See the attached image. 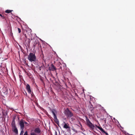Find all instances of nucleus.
Returning a JSON list of instances; mask_svg holds the SVG:
<instances>
[{
  "label": "nucleus",
  "instance_id": "obj_1",
  "mask_svg": "<svg viewBox=\"0 0 135 135\" xmlns=\"http://www.w3.org/2000/svg\"><path fill=\"white\" fill-rule=\"evenodd\" d=\"M64 113L65 115L67 116V118H71L74 116L73 113L68 108H67L65 110Z\"/></svg>",
  "mask_w": 135,
  "mask_h": 135
},
{
  "label": "nucleus",
  "instance_id": "obj_2",
  "mask_svg": "<svg viewBox=\"0 0 135 135\" xmlns=\"http://www.w3.org/2000/svg\"><path fill=\"white\" fill-rule=\"evenodd\" d=\"M28 59L31 62H35L36 60V57L35 54L32 53H30L28 56Z\"/></svg>",
  "mask_w": 135,
  "mask_h": 135
},
{
  "label": "nucleus",
  "instance_id": "obj_3",
  "mask_svg": "<svg viewBox=\"0 0 135 135\" xmlns=\"http://www.w3.org/2000/svg\"><path fill=\"white\" fill-rule=\"evenodd\" d=\"M52 112L54 115V118L55 122L56 124H58L59 123V122L58 119L57 118L55 114L56 113H57L55 109H53L52 110Z\"/></svg>",
  "mask_w": 135,
  "mask_h": 135
},
{
  "label": "nucleus",
  "instance_id": "obj_4",
  "mask_svg": "<svg viewBox=\"0 0 135 135\" xmlns=\"http://www.w3.org/2000/svg\"><path fill=\"white\" fill-rule=\"evenodd\" d=\"M86 121L87 126L92 129H94V125L90 122L89 119L86 118Z\"/></svg>",
  "mask_w": 135,
  "mask_h": 135
},
{
  "label": "nucleus",
  "instance_id": "obj_5",
  "mask_svg": "<svg viewBox=\"0 0 135 135\" xmlns=\"http://www.w3.org/2000/svg\"><path fill=\"white\" fill-rule=\"evenodd\" d=\"M25 43L27 45V46L28 47L30 45V39L29 38H27V37L26 35V34L25 35Z\"/></svg>",
  "mask_w": 135,
  "mask_h": 135
},
{
  "label": "nucleus",
  "instance_id": "obj_6",
  "mask_svg": "<svg viewBox=\"0 0 135 135\" xmlns=\"http://www.w3.org/2000/svg\"><path fill=\"white\" fill-rule=\"evenodd\" d=\"M19 125L20 126L21 129H24V123L23 120H21L20 121Z\"/></svg>",
  "mask_w": 135,
  "mask_h": 135
},
{
  "label": "nucleus",
  "instance_id": "obj_7",
  "mask_svg": "<svg viewBox=\"0 0 135 135\" xmlns=\"http://www.w3.org/2000/svg\"><path fill=\"white\" fill-rule=\"evenodd\" d=\"M62 65H63L60 62H58L56 64V66L58 68L57 69H62ZM64 65H65L63 64V66L64 67Z\"/></svg>",
  "mask_w": 135,
  "mask_h": 135
},
{
  "label": "nucleus",
  "instance_id": "obj_8",
  "mask_svg": "<svg viewBox=\"0 0 135 135\" xmlns=\"http://www.w3.org/2000/svg\"><path fill=\"white\" fill-rule=\"evenodd\" d=\"M49 69L50 70L54 71L56 70V69L54 65L52 64L49 67Z\"/></svg>",
  "mask_w": 135,
  "mask_h": 135
},
{
  "label": "nucleus",
  "instance_id": "obj_9",
  "mask_svg": "<svg viewBox=\"0 0 135 135\" xmlns=\"http://www.w3.org/2000/svg\"><path fill=\"white\" fill-rule=\"evenodd\" d=\"M96 127L99 129L102 132H103L104 133H105L106 135H108V133L105 132V131L102 128V127H99L98 126H97L96 125Z\"/></svg>",
  "mask_w": 135,
  "mask_h": 135
},
{
  "label": "nucleus",
  "instance_id": "obj_10",
  "mask_svg": "<svg viewBox=\"0 0 135 135\" xmlns=\"http://www.w3.org/2000/svg\"><path fill=\"white\" fill-rule=\"evenodd\" d=\"M2 91L5 94L8 93V89L7 88L3 87L2 89Z\"/></svg>",
  "mask_w": 135,
  "mask_h": 135
},
{
  "label": "nucleus",
  "instance_id": "obj_11",
  "mask_svg": "<svg viewBox=\"0 0 135 135\" xmlns=\"http://www.w3.org/2000/svg\"><path fill=\"white\" fill-rule=\"evenodd\" d=\"M64 125L63 126V128L66 129H70V127L69 126V124L68 123H66L64 122Z\"/></svg>",
  "mask_w": 135,
  "mask_h": 135
},
{
  "label": "nucleus",
  "instance_id": "obj_12",
  "mask_svg": "<svg viewBox=\"0 0 135 135\" xmlns=\"http://www.w3.org/2000/svg\"><path fill=\"white\" fill-rule=\"evenodd\" d=\"M26 89L27 90L28 93H31V90L30 87L28 84H27L26 86Z\"/></svg>",
  "mask_w": 135,
  "mask_h": 135
},
{
  "label": "nucleus",
  "instance_id": "obj_13",
  "mask_svg": "<svg viewBox=\"0 0 135 135\" xmlns=\"http://www.w3.org/2000/svg\"><path fill=\"white\" fill-rule=\"evenodd\" d=\"M34 132L35 133H39L41 132V131L40 129L38 128H37L35 129L34 130Z\"/></svg>",
  "mask_w": 135,
  "mask_h": 135
},
{
  "label": "nucleus",
  "instance_id": "obj_14",
  "mask_svg": "<svg viewBox=\"0 0 135 135\" xmlns=\"http://www.w3.org/2000/svg\"><path fill=\"white\" fill-rule=\"evenodd\" d=\"M11 126L13 128H14V127H15L16 126L15 125V118H14L12 122L11 123Z\"/></svg>",
  "mask_w": 135,
  "mask_h": 135
},
{
  "label": "nucleus",
  "instance_id": "obj_15",
  "mask_svg": "<svg viewBox=\"0 0 135 135\" xmlns=\"http://www.w3.org/2000/svg\"><path fill=\"white\" fill-rule=\"evenodd\" d=\"M94 108L93 107V105H91L89 108V110L91 112V113H93L94 112Z\"/></svg>",
  "mask_w": 135,
  "mask_h": 135
},
{
  "label": "nucleus",
  "instance_id": "obj_16",
  "mask_svg": "<svg viewBox=\"0 0 135 135\" xmlns=\"http://www.w3.org/2000/svg\"><path fill=\"white\" fill-rule=\"evenodd\" d=\"M13 132H15L17 134H18V131L17 128L16 127H14V128H13Z\"/></svg>",
  "mask_w": 135,
  "mask_h": 135
},
{
  "label": "nucleus",
  "instance_id": "obj_17",
  "mask_svg": "<svg viewBox=\"0 0 135 135\" xmlns=\"http://www.w3.org/2000/svg\"><path fill=\"white\" fill-rule=\"evenodd\" d=\"M40 44V43L39 42V41L37 40H35V42H34V46H36V45L38 44V45H39V44Z\"/></svg>",
  "mask_w": 135,
  "mask_h": 135
},
{
  "label": "nucleus",
  "instance_id": "obj_18",
  "mask_svg": "<svg viewBox=\"0 0 135 135\" xmlns=\"http://www.w3.org/2000/svg\"><path fill=\"white\" fill-rule=\"evenodd\" d=\"M13 11L12 10H7L5 11V12L7 13H9Z\"/></svg>",
  "mask_w": 135,
  "mask_h": 135
},
{
  "label": "nucleus",
  "instance_id": "obj_19",
  "mask_svg": "<svg viewBox=\"0 0 135 135\" xmlns=\"http://www.w3.org/2000/svg\"><path fill=\"white\" fill-rule=\"evenodd\" d=\"M24 124H25V126H27L29 124L27 123L24 120Z\"/></svg>",
  "mask_w": 135,
  "mask_h": 135
},
{
  "label": "nucleus",
  "instance_id": "obj_20",
  "mask_svg": "<svg viewBox=\"0 0 135 135\" xmlns=\"http://www.w3.org/2000/svg\"><path fill=\"white\" fill-rule=\"evenodd\" d=\"M23 129H21V132L20 135H23V134L24 133Z\"/></svg>",
  "mask_w": 135,
  "mask_h": 135
},
{
  "label": "nucleus",
  "instance_id": "obj_21",
  "mask_svg": "<svg viewBox=\"0 0 135 135\" xmlns=\"http://www.w3.org/2000/svg\"><path fill=\"white\" fill-rule=\"evenodd\" d=\"M2 46H0V54L2 53Z\"/></svg>",
  "mask_w": 135,
  "mask_h": 135
},
{
  "label": "nucleus",
  "instance_id": "obj_22",
  "mask_svg": "<svg viewBox=\"0 0 135 135\" xmlns=\"http://www.w3.org/2000/svg\"><path fill=\"white\" fill-rule=\"evenodd\" d=\"M30 135H37V134L33 132H31L30 133Z\"/></svg>",
  "mask_w": 135,
  "mask_h": 135
},
{
  "label": "nucleus",
  "instance_id": "obj_23",
  "mask_svg": "<svg viewBox=\"0 0 135 135\" xmlns=\"http://www.w3.org/2000/svg\"><path fill=\"white\" fill-rule=\"evenodd\" d=\"M0 16H1L3 19H4L5 16L4 15H2V14H0Z\"/></svg>",
  "mask_w": 135,
  "mask_h": 135
},
{
  "label": "nucleus",
  "instance_id": "obj_24",
  "mask_svg": "<svg viewBox=\"0 0 135 135\" xmlns=\"http://www.w3.org/2000/svg\"><path fill=\"white\" fill-rule=\"evenodd\" d=\"M28 132L27 131H26L23 135H28Z\"/></svg>",
  "mask_w": 135,
  "mask_h": 135
},
{
  "label": "nucleus",
  "instance_id": "obj_25",
  "mask_svg": "<svg viewBox=\"0 0 135 135\" xmlns=\"http://www.w3.org/2000/svg\"><path fill=\"white\" fill-rule=\"evenodd\" d=\"M18 29V32L19 33H20L21 32V29L18 28H17Z\"/></svg>",
  "mask_w": 135,
  "mask_h": 135
},
{
  "label": "nucleus",
  "instance_id": "obj_26",
  "mask_svg": "<svg viewBox=\"0 0 135 135\" xmlns=\"http://www.w3.org/2000/svg\"><path fill=\"white\" fill-rule=\"evenodd\" d=\"M71 120L72 121H73L74 120H75V119L72 117H71Z\"/></svg>",
  "mask_w": 135,
  "mask_h": 135
},
{
  "label": "nucleus",
  "instance_id": "obj_27",
  "mask_svg": "<svg viewBox=\"0 0 135 135\" xmlns=\"http://www.w3.org/2000/svg\"><path fill=\"white\" fill-rule=\"evenodd\" d=\"M104 120L105 122V123H106V119H104Z\"/></svg>",
  "mask_w": 135,
  "mask_h": 135
},
{
  "label": "nucleus",
  "instance_id": "obj_28",
  "mask_svg": "<svg viewBox=\"0 0 135 135\" xmlns=\"http://www.w3.org/2000/svg\"><path fill=\"white\" fill-rule=\"evenodd\" d=\"M55 135H57V132L56 131H55Z\"/></svg>",
  "mask_w": 135,
  "mask_h": 135
},
{
  "label": "nucleus",
  "instance_id": "obj_29",
  "mask_svg": "<svg viewBox=\"0 0 135 135\" xmlns=\"http://www.w3.org/2000/svg\"><path fill=\"white\" fill-rule=\"evenodd\" d=\"M6 115H7V113H6Z\"/></svg>",
  "mask_w": 135,
  "mask_h": 135
},
{
  "label": "nucleus",
  "instance_id": "obj_30",
  "mask_svg": "<svg viewBox=\"0 0 135 135\" xmlns=\"http://www.w3.org/2000/svg\"><path fill=\"white\" fill-rule=\"evenodd\" d=\"M41 67H40V70H41Z\"/></svg>",
  "mask_w": 135,
  "mask_h": 135
}]
</instances>
